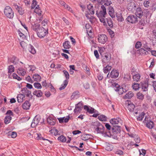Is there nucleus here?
<instances>
[{
  "instance_id": "obj_22",
  "label": "nucleus",
  "mask_w": 156,
  "mask_h": 156,
  "mask_svg": "<svg viewBox=\"0 0 156 156\" xmlns=\"http://www.w3.org/2000/svg\"><path fill=\"white\" fill-rule=\"evenodd\" d=\"M84 109L87 110V112L91 114L95 112L94 111L95 110L94 108L91 107H89L87 105L84 106Z\"/></svg>"
},
{
  "instance_id": "obj_31",
  "label": "nucleus",
  "mask_w": 156,
  "mask_h": 156,
  "mask_svg": "<svg viewBox=\"0 0 156 156\" xmlns=\"http://www.w3.org/2000/svg\"><path fill=\"white\" fill-rule=\"evenodd\" d=\"M142 47L148 51H151V48L148 46L147 42L145 41H142Z\"/></svg>"
},
{
  "instance_id": "obj_5",
  "label": "nucleus",
  "mask_w": 156,
  "mask_h": 156,
  "mask_svg": "<svg viewBox=\"0 0 156 156\" xmlns=\"http://www.w3.org/2000/svg\"><path fill=\"white\" fill-rule=\"evenodd\" d=\"M44 122V119H41L40 116L39 115H36L31 123V126L33 128L36 126L38 123H42Z\"/></svg>"
},
{
  "instance_id": "obj_30",
  "label": "nucleus",
  "mask_w": 156,
  "mask_h": 156,
  "mask_svg": "<svg viewBox=\"0 0 156 156\" xmlns=\"http://www.w3.org/2000/svg\"><path fill=\"white\" fill-rule=\"evenodd\" d=\"M79 97V91H77L74 92L72 94L71 96V98L72 99H77Z\"/></svg>"
},
{
  "instance_id": "obj_26",
  "label": "nucleus",
  "mask_w": 156,
  "mask_h": 156,
  "mask_svg": "<svg viewBox=\"0 0 156 156\" xmlns=\"http://www.w3.org/2000/svg\"><path fill=\"white\" fill-rule=\"evenodd\" d=\"M25 97V95H24L23 93L18 94L17 97L18 102H22L24 100Z\"/></svg>"
},
{
  "instance_id": "obj_25",
  "label": "nucleus",
  "mask_w": 156,
  "mask_h": 156,
  "mask_svg": "<svg viewBox=\"0 0 156 156\" xmlns=\"http://www.w3.org/2000/svg\"><path fill=\"white\" fill-rule=\"evenodd\" d=\"M140 85L136 83H134L132 85V87L133 90L135 91L138 90L140 88Z\"/></svg>"
},
{
  "instance_id": "obj_9",
  "label": "nucleus",
  "mask_w": 156,
  "mask_h": 156,
  "mask_svg": "<svg viewBox=\"0 0 156 156\" xmlns=\"http://www.w3.org/2000/svg\"><path fill=\"white\" fill-rule=\"evenodd\" d=\"M143 122L146 123V126L149 129H152L154 126V124L153 122L148 120V118L146 116Z\"/></svg>"
},
{
  "instance_id": "obj_4",
  "label": "nucleus",
  "mask_w": 156,
  "mask_h": 156,
  "mask_svg": "<svg viewBox=\"0 0 156 156\" xmlns=\"http://www.w3.org/2000/svg\"><path fill=\"white\" fill-rule=\"evenodd\" d=\"M5 15L10 19H12L14 16V12L12 8L9 6H6L4 10Z\"/></svg>"
},
{
  "instance_id": "obj_39",
  "label": "nucleus",
  "mask_w": 156,
  "mask_h": 156,
  "mask_svg": "<svg viewBox=\"0 0 156 156\" xmlns=\"http://www.w3.org/2000/svg\"><path fill=\"white\" fill-rule=\"evenodd\" d=\"M68 82L67 80H65L63 81V84H62L61 87L59 88L60 90H63L65 88L68 84Z\"/></svg>"
},
{
  "instance_id": "obj_27",
  "label": "nucleus",
  "mask_w": 156,
  "mask_h": 156,
  "mask_svg": "<svg viewBox=\"0 0 156 156\" xmlns=\"http://www.w3.org/2000/svg\"><path fill=\"white\" fill-rule=\"evenodd\" d=\"M116 16L117 18V20L119 21L122 22L124 20V19L122 16L121 11H119L118 12L116 13Z\"/></svg>"
},
{
  "instance_id": "obj_7",
  "label": "nucleus",
  "mask_w": 156,
  "mask_h": 156,
  "mask_svg": "<svg viewBox=\"0 0 156 156\" xmlns=\"http://www.w3.org/2000/svg\"><path fill=\"white\" fill-rule=\"evenodd\" d=\"M98 42L101 44H105L107 41L108 38L105 34H99L98 36Z\"/></svg>"
},
{
  "instance_id": "obj_24",
  "label": "nucleus",
  "mask_w": 156,
  "mask_h": 156,
  "mask_svg": "<svg viewBox=\"0 0 156 156\" xmlns=\"http://www.w3.org/2000/svg\"><path fill=\"white\" fill-rule=\"evenodd\" d=\"M30 106V104L28 101H26L22 105L23 108L25 110L29 109Z\"/></svg>"
},
{
  "instance_id": "obj_55",
  "label": "nucleus",
  "mask_w": 156,
  "mask_h": 156,
  "mask_svg": "<svg viewBox=\"0 0 156 156\" xmlns=\"http://www.w3.org/2000/svg\"><path fill=\"white\" fill-rule=\"evenodd\" d=\"M103 2L107 6H109L112 3L110 0H104Z\"/></svg>"
},
{
  "instance_id": "obj_41",
  "label": "nucleus",
  "mask_w": 156,
  "mask_h": 156,
  "mask_svg": "<svg viewBox=\"0 0 156 156\" xmlns=\"http://www.w3.org/2000/svg\"><path fill=\"white\" fill-rule=\"evenodd\" d=\"M12 117L10 115H7L5 119L4 122L5 124H8L10 122Z\"/></svg>"
},
{
  "instance_id": "obj_32",
  "label": "nucleus",
  "mask_w": 156,
  "mask_h": 156,
  "mask_svg": "<svg viewBox=\"0 0 156 156\" xmlns=\"http://www.w3.org/2000/svg\"><path fill=\"white\" fill-rule=\"evenodd\" d=\"M134 94L132 91H129L123 97L124 98H130L133 96Z\"/></svg>"
},
{
  "instance_id": "obj_18",
  "label": "nucleus",
  "mask_w": 156,
  "mask_h": 156,
  "mask_svg": "<svg viewBox=\"0 0 156 156\" xmlns=\"http://www.w3.org/2000/svg\"><path fill=\"white\" fill-rule=\"evenodd\" d=\"M121 121L122 120L119 118L112 119L110 121V123L112 125L118 124L119 123H121Z\"/></svg>"
},
{
  "instance_id": "obj_35",
  "label": "nucleus",
  "mask_w": 156,
  "mask_h": 156,
  "mask_svg": "<svg viewBox=\"0 0 156 156\" xmlns=\"http://www.w3.org/2000/svg\"><path fill=\"white\" fill-rule=\"evenodd\" d=\"M33 94L38 97H40L42 95L43 93L40 90H36L34 92Z\"/></svg>"
},
{
  "instance_id": "obj_6",
  "label": "nucleus",
  "mask_w": 156,
  "mask_h": 156,
  "mask_svg": "<svg viewBox=\"0 0 156 156\" xmlns=\"http://www.w3.org/2000/svg\"><path fill=\"white\" fill-rule=\"evenodd\" d=\"M111 58L110 54L108 53H105L102 56L103 66H105L106 65V63L110 61Z\"/></svg>"
},
{
  "instance_id": "obj_51",
  "label": "nucleus",
  "mask_w": 156,
  "mask_h": 156,
  "mask_svg": "<svg viewBox=\"0 0 156 156\" xmlns=\"http://www.w3.org/2000/svg\"><path fill=\"white\" fill-rule=\"evenodd\" d=\"M145 113L142 112L140 114L139 116L137 118V120L139 121H141L144 117Z\"/></svg>"
},
{
  "instance_id": "obj_38",
  "label": "nucleus",
  "mask_w": 156,
  "mask_h": 156,
  "mask_svg": "<svg viewBox=\"0 0 156 156\" xmlns=\"http://www.w3.org/2000/svg\"><path fill=\"white\" fill-rule=\"evenodd\" d=\"M17 73L19 75L24 76L26 73V71L23 68H20L18 69Z\"/></svg>"
},
{
  "instance_id": "obj_46",
  "label": "nucleus",
  "mask_w": 156,
  "mask_h": 156,
  "mask_svg": "<svg viewBox=\"0 0 156 156\" xmlns=\"http://www.w3.org/2000/svg\"><path fill=\"white\" fill-rule=\"evenodd\" d=\"M105 149L107 151H111L113 149V146L110 144H107L105 146Z\"/></svg>"
},
{
  "instance_id": "obj_15",
  "label": "nucleus",
  "mask_w": 156,
  "mask_h": 156,
  "mask_svg": "<svg viewBox=\"0 0 156 156\" xmlns=\"http://www.w3.org/2000/svg\"><path fill=\"white\" fill-rule=\"evenodd\" d=\"M22 93L24 95H25V96H26L27 97H30V96H32L31 95V92L30 90H28L27 88L24 87L21 90Z\"/></svg>"
},
{
  "instance_id": "obj_29",
  "label": "nucleus",
  "mask_w": 156,
  "mask_h": 156,
  "mask_svg": "<svg viewBox=\"0 0 156 156\" xmlns=\"http://www.w3.org/2000/svg\"><path fill=\"white\" fill-rule=\"evenodd\" d=\"M8 73L9 76L11 73L13 72L15 70V68L12 65H10L8 66Z\"/></svg>"
},
{
  "instance_id": "obj_1",
  "label": "nucleus",
  "mask_w": 156,
  "mask_h": 156,
  "mask_svg": "<svg viewBox=\"0 0 156 156\" xmlns=\"http://www.w3.org/2000/svg\"><path fill=\"white\" fill-rule=\"evenodd\" d=\"M96 14L99 19L100 21L103 23L104 25H106L107 24L105 22V16L107 14L106 8L104 5H101L100 10L99 12L98 11H96Z\"/></svg>"
},
{
  "instance_id": "obj_14",
  "label": "nucleus",
  "mask_w": 156,
  "mask_h": 156,
  "mask_svg": "<svg viewBox=\"0 0 156 156\" xmlns=\"http://www.w3.org/2000/svg\"><path fill=\"white\" fill-rule=\"evenodd\" d=\"M136 11L135 13V16L138 17L139 18H140L144 15L143 12L142 11L140 7H138L136 9Z\"/></svg>"
},
{
  "instance_id": "obj_47",
  "label": "nucleus",
  "mask_w": 156,
  "mask_h": 156,
  "mask_svg": "<svg viewBox=\"0 0 156 156\" xmlns=\"http://www.w3.org/2000/svg\"><path fill=\"white\" fill-rule=\"evenodd\" d=\"M136 96L137 98L140 100H143L144 98V95L140 92L137 93Z\"/></svg>"
},
{
  "instance_id": "obj_8",
  "label": "nucleus",
  "mask_w": 156,
  "mask_h": 156,
  "mask_svg": "<svg viewBox=\"0 0 156 156\" xmlns=\"http://www.w3.org/2000/svg\"><path fill=\"white\" fill-rule=\"evenodd\" d=\"M126 20L129 23H134L138 21V18L136 16L131 15L127 17Z\"/></svg>"
},
{
  "instance_id": "obj_56",
  "label": "nucleus",
  "mask_w": 156,
  "mask_h": 156,
  "mask_svg": "<svg viewBox=\"0 0 156 156\" xmlns=\"http://www.w3.org/2000/svg\"><path fill=\"white\" fill-rule=\"evenodd\" d=\"M144 13V15L146 18L147 17L149 18L151 16V14L150 13L149 11L147 10H145Z\"/></svg>"
},
{
  "instance_id": "obj_36",
  "label": "nucleus",
  "mask_w": 156,
  "mask_h": 156,
  "mask_svg": "<svg viewBox=\"0 0 156 156\" xmlns=\"http://www.w3.org/2000/svg\"><path fill=\"white\" fill-rule=\"evenodd\" d=\"M135 108V105L133 104H128L127 107L128 109L131 112H133Z\"/></svg>"
},
{
  "instance_id": "obj_10",
  "label": "nucleus",
  "mask_w": 156,
  "mask_h": 156,
  "mask_svg": "<svg viewBox=\"0 0 156 156\" xmlns=\"http://www.w3.org/2000/svg\"><path fill=\"white\" fill-rule=\"evenodd\" d=\"M83 107V104L82 102H80L75 105V108L74 110L75 113L80 112Z\"/></svg>"
},
{
  "instance_id": "obj_20",
  "label": "nucleus",
  "mask_w": 156,
  "mask_h": 156,
  "mask_svg": "<svg viewBox=\"0 0 156 156\" xmlns=\"http://www.w3.org/2000/svg\"><path fill=\"white\" fill-rule=\"evenodd\" d=\"M48 123L51 125H54L56 122L55 119L52 117H48L47 119Z\"/></svg>"
},
{
  "instance_id": "obj_37",
  "label": "nucleus",
  "mask_w": 156,
  "mask_h": 156,
  "mask_svg": "<svg viewBox=\"0 0 156 156\" xmlns=\"http://www.w3.org/2000/svg\"><path fill=\"white\" fill-rule=\"evenodd\" d=\"M33 78L35 81L38 82L41 80V77L39 75L35 74L33 75Z\"/></svg>"
},
{
  "instance_id": "obj_45",
  "label": "nucleus",
  "mask_w": 156,
  "mask_h": 156,
  "mask_svg": "<svg viewBox=\"0 0 156 156\" xmlns=\"http://www.w3.org/2000/svg\"><path fill=\"white\" fill-rule=\"evenodd\" d=\"M112 86L114 87V89L117 91L118 90H116V89H117V90H119V88H120L121 87L117 83H112Z\"/></svg>"
},
{
  "instance_id": "obj_2",
  "label": "nucleus",
  "mask_w": 156,
  "mask_h": 156,
  "mask_svg": "<svg viewBox=\"0 0 156 156\" xmlns=\"http://www.w3.org/2000/svg\"><path fill=\"white\" fill-rule=\"evenodd\" d=\"M94 126V128L98 133H101L104 135V136H109L107 132H105V127L98 122H94L93 124Z\"/></svg>"
},
{
  "instance_id": "obj_63",
  "label": "nucleus",
  "mask_w": 156,
  "mask_h": 156,
  "mask_svg": "<svg viewBox=\"0 0 156 156\" xmlns=\"http://www.w3.org/2000/svg\"><path fill=\"white\" fill-rule=\"evenodd\" d=\"M137 70L135 69V68H132L131 70V74L133 75H134L137 74Z\"/></svg>"
},
{
  "instance_id": "obj_3",
  "label": "nucleus",
  "mask_w": 156,
  "mask_h": 156,
  "mask_svg": "<svg viewBox=\"0 0 156 156\" xmlns=\"http://www.w3.org/2000/svg\"><path fill=\"white\" fill-rule=\"evenodd\" d=\"M47 26L45 27H41L39 28L37 30V36L40 38L44 37L46 34L48 33Z\"/></svg>"
},
{
  "instance_id": "obj_50",
  "label": "nucleus",
  "mask_w": 156,
  "mask_h": 156,
  "mask_svg": "<svg viewBox=\"0 0 156 156\" xmlns=\"http://www.w3.org/2000/svg\"><path fill=\"white\" fill-rule=\"evenodd\" d=\"M48 21L47 19H45L41 23L42 26L45 27L46 26L48 27Z\"/></svg>"
},
{
  "instance_id": "obj_16",
  "label": "nucleus",
  "mask_w": 156,
  "mask_h": 156,
  "mask_svg": "<svg viewBox=\"0 0 156 156\" xmlns=\"http://www.w3.org/2000/svg\"><path fill=\"white\" fill-rule=\"evenodd\" d=\"M119 73L118 71L115 69H113L111 71L110 74V76L112 78H116L118 76Z\"/></svg>"
},
{
  "instance_id": "obj_53",
  "label": "nucleus",
  "mask_w": 156,
  "mask_h": 156,
  "mask_svg": "<svg viewBox=\"0 0 156 156\" xmlns=\"http://www.w3.org/2000/svg\"><path fill=\"white\" fill-rule=\"evenodd\" d=\"M34 87L38 89H40L42 87L41 84L39 83H34Z\"/></svg>"
},
{
  "instance_id": "obj_54",
  "label": "nucleus",
  "mask_w": 156,
  "mask_h": 156,
  "mask_svg": "<svg viewBox=\"0 0 156 156\" xmlns=\"http://www.w3.org/2000/svg\"><path fill=\"white\" fill-rule=\"evenodd\" d=\"M142 46V44L141 42L138 41H137L135 45V48L136 49H138L141 47Z\"/></svg>"
},
{
  "instance_id": "obj_23",
  "label": "nucleus",
  "mask_w": 156,
  "mask_h": 156,
  "mask_svg": "<svg viewBox=\"0 0 156 156\" xmlns=\"http://www.w3.org/2000/svg\"><path fill=\"white\" fill-rule=\"evenodd\" d=\"M141 76L139 73L136 74L133 76V80L136 82H138L140 81Z\"/></svg>"
},
{
  "instance_id": "obj_62",
  "label": "nucleus",
  "mask_w": 156,
  "mask_h": 156,
  "mask_svg": "<svg viewBox=\"0 0 156 156\" xmlns=\"http://www.w3.org/2000/svg\"><path fill=\"white\" fill-rule=\"evenodd\" d=\"M149 1L148 0H145L144 3V5L145 7H148L149 6Z\"/></svg>"
},
{
  "instance_id": "obj_48",
  "label": "nucleus",
  "mask_w": 156,
  "mask_h": 156,
  "mask_svg": "<svg viewBox=\"0 0 156 156\" xmlns=\"http://www.w3.org/2000/svg\"><path fill=\"white\" fill-rule=\"evenodd\" d=\"M98 119L101 121H106V117L104 115H101L98 116Z\"/></svg>"
},
{
  "instance_id": "obj_33",
  "label": "nucleus",
  "mask_w": 156,
  "mask_h": 156,
  "mask_svg": "<svg viewBox=\"0 0 156 156\" xmlns=\"http://www.w3.org/2000/svg\"><path fill=\"white\" fill-rule=\"evenodd\" d=\"M112 66L109 65H107L106 66L104 67L103 72L105 73H107L112 69Z\"/></svg>"
},
{
  "instance_id": "obj_12",
  "label": "nucleus",
  "mask_w": 156,
  "mask_h": 156,
  "mask_svg": "<svg viewBox=\"0 0 156 156\" xmlns=\"http://www.w3.org/2000/svg\"><path fill=\"white\" fill-rule=\"evenodd\" d=\"M105 126L108 130H110L112 128L113 131L115 130L114 131L116 132V130H115L116 129L117 130V132L118 131V132H119L120 131V126H115L111 128V126L109 124L107 123L105 124Z\"/></svg>"
},
{
  "instance_id": "obj_43",
  "label": "nucleus",
  "mask_w": 156,
  "mask_h": 156,
  "mask_svg": "<svg viewBox=\"0 0 156 156\" xmlns=\"http://www.w3.org/2000/svg\"><path fill=\"white\" fill-rule=\"evenodd\" d=\"M58 140L62 142H65L66 141V137L63 135H61L58 137Z\"/></svg>"
},
{
  "instance_id": "obj_40",
  "label": "nucleus",
  "mask_w": 156,
  "mask_h": 156,
  "mask_svg": "<svg viewBox=\"0 0 156 156\" xmlns=\"http://www.w3.org/2000/svg\"><path fill=\"white\" fill-rule=\"evenodd\" d=\"M28 49L30 52L32 54H34L36 53V51L34 47L31 45H29L28 47Z\"/></svg>"
},
{
  "instance_id": "obj_42",
  "label": "nucleus",
  "mask_w": 156,
  "mask_h": 156,
  "mask_svg": "<svg viewBox=\"0 0 156 156\" xmlns=\"http://www.w3.org/2000/svg\"><path fill=\"white\" fill-rule=\"evenodd\" d=\"M106 19L107 20L108 26L111 28L112 27L113 24L112 19L110 18Z\"/></svg>"
},
{
  "instance_id": "obj_28",
  "label": "nucleus",
  "mask_w": 156,
  "mask_h": 156,
  "mask_svg": "<svg viewBox=\"0 0 156 156\" xmlns=\"http://www.w3.org/2000/svg\"><path fill=\"white\" fill-rule=\"evenodd\" d=\"M34 136L35 138L37 140H45V139L42 137L40 133H34Z\"/></svg>"
},
{
  "instance_id": "obj_58",
  "label": "nucleus",
  "mask_w": 156,
  "mask_h": 156,
  "mask_svg": "<svg viewBox=\"0 0 156 156\" xmlns=\"http://www.w3.org/2000/svg\"><path fill=\"white\" fill-rule=\"evenodd\" d=\"M63 72L65 75V76L66 79V80H68L69 79V75L68 73L66 70H64L63 71Z\"/></svg>"
},
{
  "instance_id": "obj_34",
  "label": "nucleus",
  "mask_w": 156,
  "mask_h": 156,
  "mask_svg": "<svg viewBox=\"0 0 156 156\" xmlns=\"http://www.w3.org/2000/svg\"><path fill=\"white\" fill-rule=\"evenodd\" d=\"M63 46L66 49H69L71 47L70 42L69 41H66L63 44Z\"/></svg>"
},
{
  "instance_id": "obj_13",
  "label": "nucleus",
  "mask_w": 156,
  "mask_h": 156,
  "mask_svg": "<svg viewBox=\"0 0 156 156\" xmlns=\"http://www.w3.org/2000/svg\"><path fill=\"white\" fill-rule=\"evenodd\" d=\"M140 83L142 90L143 91H147L148 87V82L147 81H144L143 82H141Z\"/></svg>"
},
{
  "instance_id": "obj_21",
  "label": "nucleus",
  "mask_w": 156,
  "mask_h": 156,
  "mask_svg": "<svg viewBox=\"0 0 156 156\" xmlns=\"http://www.w3.org/2000/svg\"><path fill=\"white\" fill-rule=\"evenodd\" d=\"M87 8L89 12L91 15L94 14V9L93 5L91 4H89L87 5Z\"/></svg>"
},
{
  "instance_id": "obj_19",
  "label": "nucleus",
  "mask_w": 156,
  "mask_h": 156,
  "mask_svg": "<svg viewBox=\"0 0 156 156\" xmlns=\"http://www.w3.org/2000/svg\"><path fill=\"white\" fill-rule=\"evenodd\" d=\"M137 51L138 53L141 55H147L149 54L148 52V51L143 48H142L138 50Z\"/></svg>"
},
{
  "instance_id": "obj_64",
  "label": "nucleus",
  "mask_w": 156,
  "mask_h": 156,
  "mask_svg": "<svg viewBox=\"0 0 156 156\" xmlns=\"http://www.w3.org/2000/svg\"><path fill=\"white\" fill-rule=\"evenodd\" d=\"M20 44L22 48H25V47H26L27 45V44L23 41H21L20 43Z\"/></svg>"
},
{
  "instance_id": "obj_61",
  "label": "nucleus",
  "mask_w": 156,
  "mask_h": 156,
  "mask_svg": "<svg viewBox=\"0 0 156 156\" xmlns=\"http://www.w3.org/2000/svg\"><path fill=\"white\" fill-rule=\"evenodd\" d=\"M12 76L14 79H16L19 81L22 80V79L16 74L13 73L12 75Z\"/></svg>"
},
{
  "instance_id": "obj_49",
  "label": "nucleus",
  "mask_w": 156,
  "mask_h": 156,
  "mask_svg": "<svg viewBox=\"0 0 156 156\" xmlns=\"http://www.w3.org/2000/svg\"><path fill=\"white\" fill-rule=\"evenodd\" d=\"M35 9H34V12L39 14H41V11L39 9V5H37L35 7Z\"/></svg>"
},
{
  "instance_id": "obj_59",
  "label": "nucleus",
  "mask_w": 156,
  "mask_h": 156,
  "mask_svg": "<svg viewBox=\"0 0 156 156\" xmlns=\"http://www.w3.org/2000/svg\"><path fill=\"white\" fill-rule=\"evenodd\" d=\"M31 6V9H34L36 6L37 5V2L35 0H33Z\"/></svg>"
},
{
  "instance_id": "obj_17",
  "label": "nucleus",
  "mask_w": 156,
  "mask_h": 156,
  "mask_svg": "<svg viewBox=\"0 0 156 156\" xmlns=\"http://www.w3.org/2000/svg\"><path fill=\"white\" fill-rule=\"evenodd\" d=\"M108 10V13L110 16L112 18L115 17L114 10L113 7L111 6H109Z\"/></svg>"
},
{
  "instance_id": "obj_60",
  "label": "nucleus",
  "mask_w": 156,
  "mask_h": 156,
  "mask_svg": "<svg viewBox=\"0 0 156 156\" xmlns=\"http://www.w3.org/2000/svg\"><path fill=\"white\" fill-rule=\"evenodd\" d=\"M103 0H90L91 1L94 3L97 2L101 5L103 4Z\"/></svg>"
},
{
  "instance_id": "obj_57",
  "label": "nucleus",
  "mask_w": 156,
  "mask_h": 156,
  "mask_svg": "<svg viewBox=\"0 0 156 156\" xmlns=\"http://www.w3.org/2000/svg\"><path fill=\"white\" fill-rule=\"evenodd\" d=\"M41 27L39 25H33L32 26V28L34 30L37 31V29Z\"/></svg>"
},
{
  "instance_id": "obj_52",
  "label": "nucleus",
  "mask_w": 156,
  "mask_h": 156,
  "mask_svg": "<svg viewBox=\"0 0 156 156\" xmlns=\"http://www.w3.org/2000/svg\"><path fill=\"white\" fill-rule=\"evenodd\" d=\"M16 58L15 56H13L10 59H9V62L13 63L14 64H16V62L15 61Z\"/></svg>"
},
{
  "instance_id": "obj_44",
  "label": "nucleus",
  "mask_w": 156,
  "mask_h": 156,
  "mask_svg": "<svg viewBox=\"0 0 156 156\" xmlns=\"http://www.w3.org/2000/svg\"><path fill=\"white\" fill-rule=\"evenodd\" d=\"M8 136H11L12 138H15L17 136V133L15 132H9L8 133Z\"/></svg>"
},
{
  "instance_id": "obj_11",
  "label": "nucleus",
  "mask_w": 156,
  "mask_h": 156,
  "mask_svg": "<svg viewBox=\"0 0 156 156\" xmlns=\"http://www.w3.org/2000/svg\"><path fill=\"white\" fill-rule=\"evenodd\" d=\"M127 8L129 11L134 12L136 9V4L133 2H131L128 4Z\"/></svg>"
}]
</instances>
